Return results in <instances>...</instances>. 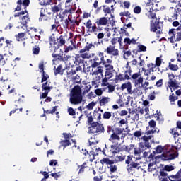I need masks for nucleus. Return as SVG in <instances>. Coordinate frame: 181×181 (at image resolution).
Masks as SVG:
<instances>
[{
    "label": "nucleus",
    "mask_w": 181,
    "mask_h": 181,
    "mask_svg": "<svg viewBox=\"0 0 181 181\" xmlns=\"http://www.w3.org/2000/svg\"><path fill=\"white\" fill-rule=\"evenodd\" d=\"M147 67L152 71V73L156 71V70H158V69H159L158 67V66L153 63H150V64H147Z\"/></svg>",
    "instance_id": "c756f323"
},
{
    "label": "nucleus",
    "mask_w": 181,
    "mask_h": 181,
    "mask_svg": "<svg viewBox=\"0 0 181 181\" xmlns=\"http://www.w3.org/2000/svg\"><path fill=\"white\" fill-rule=\"evenodd\" d=\"M142 152L143 151L140 147H139V148L136 147L134 148V151H133V153H134V156H136V157H134L136 158V160H141V153H142Z\"/></svg>",
    "instance_id": "6ab92c4d"
},
{
    "label": "nucleus",
    "mask_w": 181,
    "mask_h": 181,
    "mask_svg": "<svg viewBox=\"0 0 181 181\" xmlns=\"http://www.w3.org/2000/svg\"><path fill=\"white\" fill-rule=\"evenodd\" d=\"M173 169H175V168L172 165H165L164 167V170H165L166 172H170V171L173 170Z\"/></svg>",
    "instance_id": "680f3d73"
},
{
    "label": "nucleus",
    "mask_w": 181,
    "mask_h": 181,
    "mask_svg": "<svg viewBox=\"0 0 181 181\" xmlns=\"http://www.w3.org/2000/svg\"><path fill=\"white\" fill-rule=\"evenodd\" d=\"M135 148H136L135 145L130 144L129 146H125V151L126 152H129V153H134V151H135Z\"/></svg>",
    "instance_id": "c85d7f7f"
},
{
    "label": "nucleus",
    "mask_w": 181,
    "mask_h": 181,
    "mask_svg": "<svg viewBox=\"0 0 181 181\" xmlns=\"http://www.w3.org/2000/svg\"><path fill=\"white\" fill-rule=\"evenodd\" d=\"M64 21V12L62 13H59L56 16L55 23H60V22H63Z\"/></svg>",
    "instance_id": "cd10ccee"
},
{
    "label": "nucleus",
    "mask_w": 181,
    "mask_h": 181,
    "mask_svg": "<svg viewBox=\"0 0 181 181\" xmlns=\"http://www.w3.org/2000/svg\"><path fill=\"white\" fill-rule=\"evenodd\" d=\"M127 90L128 94H132V83L131 82H127L125 83L122 84L121 86V90Z\"/></svg>",
    "instance_id": "dca6fc26"
},
{
    "label": "nucleus",
    "mask_w": 181,
    "mask_h": 181,
    "mask_svg": "<svg viewBox=\"0 0 181 181\" xmlns=\"http://www.w3.org/2000/svg\"><path fill=\"white\" fill-rule=\"evenodd\" d=\"M175 12L181 11V1H179L175 8Z\"/></svg>",
    "instance_id": "69168bd1"
},
{
    "label": "nucleus",
    "mask_w": 181,
    "mask_h": 181,
    "mask_svg": "<svg viewBox=\"0 0 181 181\" xmlns=\"http://www.w3.org/2000/svg\"><path fill=\"white\" fill-rule=\"evenodd\" d=\"M156 153H162L163 152V147L162 146H158L156 148Z\"/></svg>",
    "instance_id": "bf43d9fd"
},
{
    "label": "nucleus",
    "mask_w": 181,
    "mask_h": 181,
    "mask_svg": "<svg viewBox=\"0 0 181 181\" xmlns=\"http://www.w3.org/2000/svg\"><path fill=\"white\" fill-rule=\"evenodd\" d=\"M61 144L64 146H69V145H71V144L70 143V141H69V139H66V140L61 141Z\"/></svg>",
    "instance_id": "4d7b16f0"
},
{
    "label": "nucleus",
    "mask_w": 181,
    "mask_h": 181,
    "mask_svg": "<svg viewBox=\"0 0 181 181\" xmlns=\"http://www.w3.org/2000/svg\"><path fill=\"white\" fill-rule=\"evenodd\" d=\"M168 87L167 88V90H169V88L171 90V92L173 91L172 90V88H177V81L176 79H174V81H170L168 82Z\"/></svg>",
    "instance_id": "aec40b11"
},
{
    "label": "nucleus",
    "mask_w": 181,
    "mask_h": 181,
    "mask_svg": "<svg viewBox=\"0 0 181 181\" xmlns=\"http://www.w3.org/2000/svg\"><path fill=\"white\" fill-rule=\"evenodd\" d=\"M74 63L75 64H76V66H80V64H84V59L81 58L80 54H76Z\"/></svg>",
    "instance_id": "412c9836"
},
{
    "label": "nucleus",
    "mask_w": 181,
    "mask_h": 181,
    "mask_svg": "<svg viewBox=\"0 0 181 181\" xmlns=\"http://www.w3.org/2000/svg\"><path fill=\"white\" fill-rule=\"evenodd\" d=\"M110 98L109 97L102 96L99 100L100 105H105V104H108L110 103Z\"/></svg>",
    "instance_id": "b1692460"
},
{
    "label": "nucleus",
    "mask_w": 181,
    "mask_h": 181,
    "mask_svg": "<svg viewBox=\"0 0 181 181\" xmlns=\"http://www.w3.org/2000/svg\"><path fill=\"white\" fill-rule=\"evenodd\" d=\"M86 117L88 118V122L91 125L93 124V116L91 115V113H88L86 114Z\"/></svg>",
    "instance_id": "09e8293b"
},
{
    "label": "nucleus",
    "mask_w": 181,
    "mask_h": 181,
    "mask_svg": "<svg viewBox=\"0 0 181 181\" xmlns=\"http://www.w3.org/2000/svg\"><path fill=\"white\" fill-rule=\"evenodd\" d=\"M176 158H177V151L174 150H170L161 156L162 160H172Z\"/></svg>",
    "instance_id": "0eeeda50"
},
{
    "label": "nucleus",
    "mask_w": 181,
    "mask_h": 181,
    "mask_svg": "<svg viewBox=\"0 0 181 181\" xmlns=\"http://www.w3.org/2000/svg\"><path fill=\"white\" fill-rule=\"evenodd\" d=\"M100 163L102 165H107V168L110 170V173H115L117 170H118V165H115V162L112 160H110V158H103L100 160Z\"/></svg>",
    "instance_id": "39448f33"
},
{
    "label": "nucleus",
    "mask_w": 181,
    "mask_h": 181,
    "mask_svg": "<svg viewBox=\"0 0 181 181\" xmlns=\"http://www.w3.org/2000/svg\"><path fill=\"white\" fill-rule=\"evenodd\" d=\"M57 42L59 46H63L64 45H66V39L64 38V36L61 35L59 38H57Z\"/></svg>",
    "instance_id": "473e14b6"
},
{
    "label": "nucleus",
    "mask_w": 181,
    "mask_h": 181,
    "mask_svg": "<svg viewBox=\"0 0 181 181\" xmlns=\"http://www.w3.org/2000/svg\"><path fill=\"white\" fill-rule=\"evenodd\" d=\"M171 177L177 179L176 181H181V169L177 172V173L175 175H171Z\"/></svg>",
    "instance_id": "58836bf2"
},
{
    "label": "nucleus",
    "mask_w": 181,
    "mask_h": 181,
    "mask_svg": "<svg viewBox=\"0 0 181 181\" xmlns=\"http://www.w3.org/2000/svg\"><path fill=\"white\" fill-rule=\"evenodd\" d=\"M87 99L88 100H91L92 98H95V95L94 94L93 92H90L87 95Z\"/></svg>",
    "instance_id": "052dcab7"
},
{
    "label": "nucleus",
    "mask_w": 181,
    "mask_h": 181,
    "mask_svg": "<svg viewBox=\"0 0 181 181\" xmlns=\"http://www.w3.org/2000/svg\"><path fill=\"white\" fill-rule=\"evenodd\" d=\"M142 87L143 83L140 85V86H137L134 90H132V94H136V95H142V90H139V87Z\"/></svg>",
    "instance_id": "f704fd0d"
},
{
    "label": "nucleus",
    "mask_w": 181,
    "mask_h": 181,
    "mask_svg": "<svg viewBox=\"0 0 181 181\" xmlns=\"http://www.w3.org/2000/svg\"><path fill=\"white\" fill-rule=\"evenodd\" d=\"M142 71H144V76H150L151 71L148 68V69H146L145 68H142Z\"/></svg>",
    "instance_id": "13d9d810"
},
{
    "label": "nucleus",
    "mask_w": 181,
    "mask_h": 181,
    "mask_svg": "<svg viewBox=\"0 0 181 181\" xmlns=\"http://www.w3.org/2000/svg\"><path fill=\"white\" fill-rule=\"evenodd\" d=\"M69 95V101L74 105H78V104H81L83 102V94L80 86H75L71 90Z\"/></svg>",
    "instance_id": "7ed1b4c3"
},
{
    "label": "nucleus",
    "mask_w": 181,
    "mask_h": 181,
    "mask_svg": "<svg viewBox=\"0 0 181 181\" xmlns=\"http://www.w3.org/2000/svg\"><path fill=\"white\" fill-rule=\"evenodd\" d=\"M177 96L175 95V93H171L169 95V101L171 105H175V101H176V100H177Z\"/></svg>",
    "instance_id": "7c9ffc66"
},
{
    "label": "nucleus",
    "mask_w": 181,
    "mask_h": 181,
    "mask_svg": "<svg viewBox=\"0 0 181 181\" xmlns=\"http://www.w3.org/2000/svg\"><path fill=\"white\" fill-rule=\"evenodd\" d=\"M141 168V164L138 162L133 161L127 165V172L129 173H135V170Z\"/></svg>",
    "instance_id": "9d476101"
},
{
    "label": "nucleus",
    "mask_w": 181,
    "mask_h": 181,
    "mask_svg": "<svg viewBox=\"0 0 181 181\" xmlns=\"http://www.w3.org/2000/svg\"><path fill=\"white\" fill-rule=\"evenodd\" d=\"M120 16H130L131 13H129V11H124V12H121L119 13Z\"/></svg>",
    "instance_id": "338daca9"
},
{
    "label": "nucleus",
    "mask_w": 181,
    "mask_h": 181,
    "mask_svg": "<svg viewBox=\"0 0 181 181\" xmlns=\"http://www.w3.org/2000/svg\"><path fill=\"white\" fill-rule=\"evenodd\" d=\"M68 114L74 117V115H76V111L72 107H69L68 108Z\"/></svg>",
    "instance_id": "6e6d98bb"
},
{
    "label": "nucleus",
    "mask_w": 181,
    "mask_h": 181,
    "mask_svg": "<svg viewBox=\"0 0 181 181\" xmlns=\"http://www.w3.org/2000/svg\"><path fill=\"white\" fill-rule=\"evenodd\" d=\"M42 90L44 91L40 96V98H46L47 97L49 93H50V90H52V87L50 86V81H47L46 83H43L42 86Z\"/></svg>",
    "instance_id": "1a4fd4ad"
},
{
    "label": "nucleus",
    "mask_w": 181,
    "mask_h": 181,
    "mask_svg": "<svg viewBox=\"0 0 181 181\" xmlns=\"http://www.w3.org/2000/svg\"><path fill=\"white\" fill-rule=\"evenodd\" d=\"M76 74V71H70L67 73L68 78H71L72 80H76V77L73 76Z\"/></svg>",
    "instance_id": "a19ab883"
},
{
    "label": "nucleus",
    "mask_w": 181,
    "mask_h": 181,
    "mask_svg": "<svg viewBox=\"0 0 181 181\" xmlns=\"http://www.w3.org/2000/svg\"><path fill=\"white\" fill-rule=\"evenodd\" d=\"M40 52V48L38 46H35L33 48V54H39Z\"/></svg>",
    "instance_id": "de8ad7c7"
},
{
    "label": "nucleus",
    "mask_w": 181,
    "mask_h": 181,
    "mask_svg": "<svg viewBox=\"0 0 181 181\" xmlns=\"http://www.w3.org/2000/svg\"><path fill=\"white\" fill-rule=\"evenodd\" d=\"M104 126L98 122H93L88 128V134L92 135H100V134H104Z\"/></svg>",
    "instance_id": "20e7f679"
},
{
    "label": "nucleus",
    "mask_w": 181,
    "mask_h": 181,
    "mask_svg": "<svg viewBox=\"0 0 181 181\" xmlns=\"http://www.w3.org/2000/svg\"><path fill=\"white\" fill-rule=\"evenodd\" d=\"M120 140H121V137H119V135L115 133H113L112 134H111L109 139V141L110 142H112V144H114L115 141H120Z\"/></svg>",
    "instance_id": "393cba45"
},
{
    "label": "nucleus",
    "mask_w": 181,
    "mask_h": 181,
    "mask_svg": "<svg viewBox=\"0 0 181 181\" xmlns=\"http://www.w3.org/2000/svg\"><path fill=\"white\" fill-rule=\"evenodd\" d=\"M93 47H94V45L93 44H89L88 45H86L83 49V50H85V52H90V49H93Z\"/></svg>",
    "instance_id": "864d4df0"
},
{
    "label": "nucleus",
    "mask_w": 181,
    "mask_h": 181,
    "mask_svg": "<svg viewBox=\"0 0 181 181\" xmlns=\"http://www.w3.org/2000/svg\"><path fill=\"white\" fill-rule=\"evenodd\" d=\"M173 26H174V28H177V30H181V23H179V21H175L173 22Z\"/></svg>",
    "instance_id": "79ce46f5"
},
{
    "label": "nucleus",
    "mask_w": 181,
    "mask_h": 181,
    "mask_svg": "<svg viewBox=\"0 0 181 181\" xmlns=\"http://www.w3.org/2000/svg\"><path fill=\"white\" fill-rule=\"evenodd\" d=\"M111 112H105L103 114V118L104 119H110V118H111Z\"/></svg>",
    "instance_id": "603ef678"
},
{
    "label": "nucleus",
    "mask_w": 181,
    "mask_h": 181,
    "mask_svg": "<svg viewBox=\"0 0 181 181\" xmlns=\"http://www.w3.org/2000/svg\"><path fill=\"white\" fill-rule=\"evenodd\" d=\"M25 13H28V11H22L19 13H16L14 14V18H18L19 16H22V15H25Z\"/></svg>",
    "instance_id": "8fccbe9b"
},
{
    "label": "nucleus",
    "mask_w": 181,
    "mask_h": 181,
    "mask_svg": "<svg viewBox=\"0 0 181 181\" xmlns=\"http://www.w3.org/2000/svg\"><path fill=\"white\" fill-rule=\"evenodd\" d=\"M107 23H108V19L105 17H102L96 21L98 26H106Z\"/></svg>",
    "instance_id": "a211bd4d"
},
{
    "label": "nucleus",
    "mask_w": 181,
    "mask_h": 181,
    "mask_svg": "<svg viewBox=\"0 0 181 181\" xmlns=\"http://www.w3.org/2000/svg\"><path fill=\"white\" fill-rule=\"evenodd\" d=\"M153 166H155V163H150L148 164V172H154V170H156V168Z\"/></svg>",
    "instance_id": "49530a36"
},
{
    "label": "nucleus",
    "mask_w": 181,
    "mask_h": 181,
    "mask_svg": "<svg viewBox=\"0 0 181 181\" xmlns=\"http://www.w3.org/2000/svg\"><path fill=\"white\" fill-rule=\"evenodd\" d=\"M105 52L110 54L112 57H118L119 56V50L115 47V45H109Z\"/></svg>",
    "instance_id": "6e6552de"
},
{
    "label": "nucleus",
    "mask_w": 181,
    "mask_h": 181,
    "mask_svg": "<svg viewBox=\"0 0 181 181\" xmlns=\"http://www.w3.org/2000/svg\"><path fill=\"white\" fill-rule=\"evenodd\" d=\"M104 67L106 69V71H112L114 70V66L112 64H109L107 65H103Z\"/></svg>",
    "instance_id": "a18cd8bd"
},
{
    "label": "nucleus",
    "mask_w": 181,
    "mask_h": 181,
    "mask_svg": "<svg viewBox=\"0 0 181 181\" xmlns=\"http://www.w3.org/2000/svg\"><path fill=\"white\" fill-rule=\"evenodd\" d=\"M170 177L172 179H175V177H172V176H170V177H165V178H161V181H176L175 180H172L170 179Z\"/></svg>",
    "instance_id": "774afa93"
},
{
    "label": "nucleus",
    "mask_w": 181,
    "mask_h": 181,
    "mask_svg": "<svg viewBox=\"0 0 181 181\" xmlns=\"http://www.w3.org/2000/svg\"><path fill=\"white\" fill-rule=\"evenodd\" d=\"M115 75V78L114 80L115 83H118V81H122L123 80H127V78H125V76H124V75L121 74H118L116 72Z\"/></svg>",
    "instance_id": "a878e982"
},
{
    "label": "nucleus",
    "mask_w": 181,
    "mask_h": 181,
    "mask_svg": "<svg viewBox=\"0 0 181 181\" xmlns=\"http://www.w3.org/2000/svg\"><path fill=\"white\" fill-rule=\"evenodd\" d=\"M148 127H150V128H156V122L155 120H150L148 122Z\"/></svg>",
    "instance_id": "5fc2aeb1"
},
{
    "label": "nucleus",
    "mask_w": 181,
    "mask_h": 181,
    "mask_svg": "<svg viewBox=\"0 0 181 181\" xmlns=\"http://www.w3.org/2000/svg\"><path fill=\"white\" fill-rule=\"evenodd\" d=\"M70 2H71V0H66L65 5H66V9H67L68 12H69V13H73L74 12V9L71 8V6H70Z\"/></svg>",
    "instance_id": "72a5a7b5"
},
{
    "label": "nucleus",
    "mask_w": 181,
    "mask_h": 181,
    "mask_svg": "<svg viewBox=\"0 0 181 181\" xmlns=\"http://www.w3.org/2000/svg\"><path fill=\"white\" fill-rule=\"evenodd\" d=\"M110 148L112 153H118V152H121V151H122V148H121V144L118 143L111 145Z\"/></svg>",
    "instance_id": "f3484780"
},
{
    "label": "nucleus",
    "mask_w": 181,
    "mask_h": 181,
    "mask_svg": "<svg viewBox=\"0 0 181 181\" xmlns=\"http://www.w3.org/2000/svg\"><path fill=\"white\" fill-rule=\"evenodd\" d=\"M49 80V75L45 72H42L41 83H45Z\"/></svg>",
    "instance_id": "ea45409f"
},
{
    "label": "nucleus",
    "mask_w": 181,
    "mask_h": 181,
    "mask_svg": "<svg viewBox=\"0 0 181 181\" xmlns=\"http://www.w3.org/2000/svg\"><path fill=\"white\" fill-rule=\"evenodd\" d=\"M126 69L127 70L124 72V78H126V80H131V78H132L135 87H141V84L144 83V77H142L141 72L139 71L132 74V70H131L129 63L126 64Z\"/></svg>",
    "instance_id": "f257e3e1"
},
{
    "label": "nucleus",
    "mask_w": 181,
    "mask_h": 181,
    "mask_svg": "<svg viewBox=\"0 0 181 181\" xmlns=\"http://www.w3.org/2000/svg\"><path fill=\"white\" fill-rule=\"evenodd\" d=\"M138 47L139 52H146V47L145 45H139Z\"/></svg>",
    "instance_id": "0e129e2a"
},
{
    "label": "nucleus",
    "mask_w": 181,
    "mask_h": 181,
    "mask_svg": "<svg viewBox=\"0 0 181 181\" xmlns=\"http://www.w3.org/2000/svg\"><path fill=\"white\" fill-rule=\"evenodd\" d=\"M115 74H117V71H115V70L106 71L105 78L110 80V78H112Z\"/></svg>",
    "instance_id": "bb28decb"
},
{
    "label": "nucleus",
    "mask_w": 181,
    "mask_h": 181,
    "mask_svg": "<svg viewBox=\"0 0 181 181\" xmlns=\"http://www.w3.org/2000/svg\"><path fill=\"white\" fill-rule=\"evenodd\" d=\"M168 81H175V74L168 73Z\"/></svg>",
    "instance_id": "e2e57ef3"
},
{
    "label": "nucleus",
    "mask_w": 181,
    "mask_h": 181,
    "mask_svg": "<svg viewBox=\"0 0 181 181\" xmlns=\"http://www.w3.org/2000/svg\"><path fill=\"white\" fill-rule=\"evenodd\" d=\"M79 56L81 57L82 59H91V57H94V54H90L82 49L79 51Z\"/></svg>",
    "instance_id": "2eb2a0df"
},
{
    "label": "nucleus",
    "mask_w": 181,
    "mask_h": 181,
    "mask_svg": "<svg viewBox=\"0 0 181 181\" xmlns=\"http://www.w3.org/2000/svg\"><path fill=\"white\" fill-rule=\"evenodd\" d=\"M125 157H126L125 155L122 154V153H118L115 156L114 162H115V163H118V162H122V161L125 160Z\"/></svg>",
    "instance_id": "5701e85b"
},
{
    "label": "nucleus",
    "mask_w": 181,
    "mask_h": 181,
    "mask_svg": "<svg viewBox=\"0 0 181 181\" xmlns=\"http://www.w3.org/2000/svg\"><path fill=\"white\" fill-rule=\"evenodd\" d=\"M21 25H23V26H25V25H26V23H28V21H29V15L27 14L26 16H24L21 18Z\"/></svg>",
    "instance_id": "c9c22d12"
},
{
    "label": "nucleus",
    "mask_w": 181,
    "mask_h": 181,
    "mask_svg": "<svg viewBox=\"0 0 181 181\" xmlns=\"http://www.w3.org/2000/svg\"><path fill=\"white\" fill-rule=\"evenodd\" d=\"M157 67H160L162 64V57H158L156 59V64H155Z\"/></svg>",
    "instance_id": "37998d69"
},
{
    "label": "nucleus",
    "mask_w": 181,
    "mask_h": 181,
    "mask_svg": "<svg viewBox=\"0 0 181 181\" xmlns=\"http://www.w3.org/2000/svg\"><path fill=\"white\" fill-rule=\"evenodd\" d=\"M47 10L46 8H42L40 9V16L39 18L40 22H42V21H47L49 19V16H47Z\"/></svg>",
    "instance_id": "4468645a"
},
{
    "label": "nucleus",
    "mask_w": 181,
    "mask_h": 181,
    "mask_svg": "<svg viewBox=\"0 0 181 181\" xmlns=\"http://www.w3.org/2000/svg\"><path fill=\"white\" fill-rule=\"evenodd\" d=\"M160 23L158 20H156V21L151 20L150 21V30L151 32H155L158 37H159V35H162L163 33V29Z\"/></svg>",
    "instance_id": "423d86ee"
},
{
    "label": "nucleus",
    "mask_w": 181,
    "mask_h": 181,
    "mask_svg": "<svg viewBox=\"0 0 181 181\" xmlns=\"http://www.w3.org/2000/svg\"><path fill=\"white\" fill-rule=\"evenodd\" d=\"M103 71L104 70L101 66L97 67L95 69H92V76H98V80H101Z\"/></svg>",
    "instance_id": "f8f14e48"
},
{
    "label": "nucleus",
    "mask_w": 181,
    "mask_h": 181,
    "mask_svg": "<svg viewBox=\"0 0 181 181\" xmlns=\"http://www.w3.org/2000/svg\"><path fill=\"white\" fill-rule=\"evenodd\" d=\"M89 32H90V33H95V35H97V33L98 32L97 25L95 24L94 25L91 26L89 29Z\"/></svg>",
    "instance_id": "4c0bfd02"
},
{
    "label": "nucleus",
    "mask_w": 181,
    "mask_h": 181,
    "mask_svg": "<svg viewBox=\"0 0 181 181\" xmlns=\"http://www.w3.org/2000/svg\"><path fill=\"white\" fill-rule=\"evenodd\" d=\"M95 105H97V102L92 101L86 106V110L91 111Z\"/></svg>",
    "instance_id": "e433bc0d"
},
{
    "label": "nucleus",
    "mask_w": 181,
    "mask_h": 181,
    "mask_svg": "<svg viewBox=\"0 0 181 181\" xmlns=\"http://www.w3.org/2000/svg\"><path fill=\"white\" fill-rule=\"evenodd\" d=\"M168 39L170 43H175L176 42V30L170 29L168 32Z\"/></svg>",
    "instance_id": "ddd939ff"
},
{
    "label": "nucleus",
    "mask_w": 181,
    "mask_h": 181,
    "mask_svg": "<svg viewBox=\"0 0 181 181\" xmlns=\"http://www.w3.org/2000/svg\"><path fill=\"white\" fill-rule=\"evenodd\" d=\"M168 69L171 70V71H177V70H179V66H177V64H173L172 62H169Z\"/></svg>",
    "instance_id": "2f4dec72"
},
{
    "label": "nucleus",
    "mask_w": 181,
    "mask_h": 181,
    "mask_svg": "<svg viewBox=\"0 0 181 181\" xmlns=\"http://www.w3.org/2000/svg\"><path fill=\"white\" fill-rule=\"evenodd\" d=\"M134 13H136L137 15H139L141 12H142V8L139 6H136L134 8Z\"/></svg>",
    "instance_id": "c03bdc74"
},
{
    "label": "nucleus",
    "mask_w": 181,
    "mask_h": 181,
    "mask_svg": "<svg viewBox=\"0 0 181 181\" xmlns=\"http://www.w3.org/2000/svg\"><path fill=\"white\" fill-rule=\"evenodd\" d=\"M156 132V130H148L146 132V136H144L141 137V140L143 141L140 142L139 144V147L141 150L142 152L145 151H148L151 149V143L150 141H153V134Z\"/></svg>",
    "instance_id": "f03ea898"
},
{
    "label": "nucleus",
    "mask_w": 181,
    "mask_h": 181,
    "mask_svg": "<svg viewBox=\"0 0 181 181\" xmlns=\"http://www.w3.org/2000/svg\"><path fill=\"white\" fill-rule=\"evenodd\" d=\"M149 6H151V3H147L146 4V9H147V11L149 9V11L146 15L150 19H156V13H155V11H153V9L152 8V5H151V8H149Z\"/></svg>",
    "instance_id": "9b49d317"
},
{
    "label": "nucleus",
    "mask_w": 181,
    "mask_h": 181,
    "mask_svg": "<svg viewBox=\"0 0 181 181\" xmlns=\"http://www.w3.org/2000/svg\"><path fill=\"white\" fill-rule=\"evenodd\" d=\"M99 53V58L100 60V64H104V62H105V59H104V52H98Z\"/></svg>",
    "instance_id": "3c124183"
},
{
    "label": "nucleus",
    "mask_w": 181,
    "mask_h": 181,
    "mask_svg": "<svg viewBox=\"0 0 181 181\" xmlns=\"http://www.w3.org/2000/svg\"><path fill=\"white\" fill-rule=\"evenodd\" d=\"M124 43L126 46H129V45H136V40L135 38L129 39L126 37L124 40Z\"/></svg>",
    "instance_id": "4be33fe9"
}]
</instances>
